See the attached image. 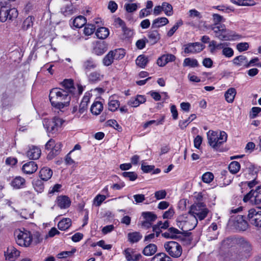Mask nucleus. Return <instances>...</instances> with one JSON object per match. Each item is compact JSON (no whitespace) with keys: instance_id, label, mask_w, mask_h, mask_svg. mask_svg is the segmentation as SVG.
Instances as JSON below:
<instances>
[{"instance_id":"1","label":"nucleus","mask_w":261,"mask_h":261,"mask_svg":"<svg viewBox=\"0 0 261 261\" xmlns=\"http://www.w3.org/2000/svg\"><path fill=\"white\" fill-rule=\"evenodd\" d=\"M49 98L51 105L58 109H62L69 105L70 97L68 92L62 89L54 88L50 91Z\"/></svg>"},{"instance_id":"2","label":"nucleus","mask_w":261,"mask_h":261,"mask_svg":"<svg viewBox=\"0 0 261 261\" xmlns=\"http://www.w3.org/2000/svg\"><path fill=\"white\" fill-rule=\"evenodd\" d=\"M177 222L179 227L184 232V237L188 238L191 233L188 231L193 229L197 224V217L189 214L179 216Z\"/></svg>"},{"instance_id":"3","label":"nucleus","mask_w":261,"mask_h":261,"mask_svg":"<svg viewBox=\"0 0 261 261\" xmlns=\"http://www.w3.org/2000/svg\"><path fill=\"white\" fill-rule=\"evenodd\" d=\"M211 29L215 34V37L220 40L230 41L241 38V36L234 32L226 29L224 24L213 25Z\"/></svg>"},{"instance_id":"4","label":"nucleus","mask_w":261,"mask_h":261,"mask_svg":"<svg viewBox=\"0 0 261 261\" xmlns=\"http://www.w3.org/2000/svg\"><path fill=\"white\" fill-rule=\"evenodd\" d=\"M238 244L240 247L238 251L231 255L232 261H243L250 255L251 247L248 241L244 238H240L238 240Z\"/></svg>"},{"instance_id":"5","label":"nucleus","mask_w":261,"mask_h":261,"mask_svg":"<svg viewBox=\"0 0 261 261\" xmlns=\"http://www.w3.org/2000/svg\"><path fill=\"white\" fill-rule=\"evenodd\" d=\"M208 144L215 150H218L221 145L227 140V135L224 131L209 130L207 133Z\"/></svg>"},{"instance_id":"6","label":"nucleus","mask_w":261,"mask_h":261,"mask_svg":"<svg viewBox=\"0 0 261 261\" xmlns=\"http://www.w3.org/2000/svg\"><path fill=\"white\" fill-rule=\"evenodd\" d=\"M16 243L20 246L29 247L33 243V236L31 232L24 228L16 230L14 232Z\"/></svg>"},{"instance_id":"7","label":"nucleus","mask_w":261,"mask_h":261,"mask_svg":"<svg viewBox=\"0 0 261 261\" xmlns=\"http://www.w3.org/2000/svg\"><path fill=\"white\" fill-rule=\"evenodd\" d=\"M65 122V120L58 117H54L51 119H44L43 124L49 134H57Z\"/></svg>"},{"instance_id":"8","label":"nucleus","mask_w":261,"mask_h":261,"mask_svg":"<svg viewBox=\"0 0 261 261\" xmlns=\"http://www.w3.org/2000/svg\"><path fill=\"white\" fill-rule=\"evenodd\" d=\"M208 212V210L206 208L204 203L200 202L195 203L191 206L189 214L197 217V219L202 220L207 216Z\"/></svg>"},{"instance_id":"9","label":"nucleus","mask_w":261,"mask_h":261,"mask_svg":"<svg viewBox=\"0 0 261 261\" xmlns=\"http://www.w3.org/2000/svg\"><path fill=\"white\" fill-rule=\"evenodd\" d=\"M0 21L5 22L7 19L11 20L18 16V11L16 8H10L7 5L4 6L3 2L0 3Z\"/></svg>"},{"instance_id":"10","label":"nucleus","mask_w":261,"mask_h":261,"mask_svg":"<svg viewBox=\"0 0 261 261\" xmlns=\"http://www.w3.org/2000/svg\"><path fill=\"white\" fill-rule=\"evenodd\" d=\"M244 202H249L251 204H261V186H258L255 190H251L243 198Z\"/></svg>"},{"instance_id":"11","label":"nucleus","mask_w":261,"mask_h":261,"mask_svg":"<svg viewBox=\"0 0 261 261\" xmlns=\"http://www.w3.org/2000/svg\"><path fill=\"white\" fill-rule=\"evenodd\" d=\"M164 248L168 253L173 257H179L182 253L180 245L175 241H169L164 244Z\"/></svg>"},{"instance_id":"12","label":"nucleus","mask_w":261,"mask_h":261,"mask_svg":"<svg viewBox=\"0 0 261 261\" xmlns=\"http://www.w3.org/2000/svg\"><path fill=\"white\" fill-rule=\"evenodd\" d=\"M247 218L252 225L261 228V211L254 208L250 209L248 211Z\"/></svg>"},{"instance_id":"13","label":"nucleus","mask_w":261,"mask_h":261,"mask_svg":"<svg viewBox=\"0 0 261 261\" xmlns=\"http://www.w3.org/2000/svg\"><path fill=\"white\" fill-rule=\"evenodd\" d=\"M205 46L200 42L188 43L184 45V53L187 54H197L203 50Z\"/></svg>"},{"instance_id":"14","label":"nucleus","mask_w":261,"mask_h":261,"mask_svg":"<svg viewBox=\"0 0 261 261\" xmlns=\"http://www.w3.org/2000/svg\"><path fill=\"white\" fill-rule=\"evenodd\" d=\"M233 225L236 229L240 231L246 230L248 227V222L246 221L245 218L243 215H238L233 219Z\"/></svg>"},{"instance_id":"15","label":"nucleus","mask_w":261,"mask_h":261,"mask_svg":"<svg viewBox=\"0 0 261 261\" xmlns=\"http://www.w3.org/2000/svg\"><path fill=\"white\" fill-rule=\"evenodd\" d=\"M97 66V63L96 61L91 57L86 59L82 63V68L86 74L90 71L96 68Z\"/></svg>"},{"instance_id":"16","label":"nucleus","mask_w":261,"mask_h":261,"mask_svg":"<svg viewBox=\"0 0 261 261\" xmlns=\"http://www.w3.org/2000/svg\"><path fill=\"white\" fill-rule=\"evenodd\" d=\"M125 258L128 261H139L142 258L140 253H136L135 251L132 248H127L124 251Z\"/></svg>"},{"instance_id":"17","label":"nucleus","mask_w":261,"mask_h":261,"mask_svg":"<svg viewBox=\"0 0 261 261\" xmlns=\"http://www.w3.org/2000/svg\"><path fill=\"white\" fill-rule=\"evenodd\" d=\"M162 235L166 238L175 239L180 238L181 235L184 237V232L183 231H180L177 229L171 227L169 228L167 231L163 233Z\"/></svg>"},{"instance_id":"18","label":"nucleus","mask_w":261,"mask_h":261,"mask_svg":"<svg viewBox=\"0 0 261 261\" xmlns=\"http://www.w3.org/2000/svg\"><path fill=\"white\" fill-rule=\"evenodd\" d=\"M57 204L61 209H65L69 207L71 204L69 198L65 195H61L57 198Z\"/></svg>"},{"instance_id":"19","label":"nucleus","mask_w":261,"mask_h":261,"mask_svg":"<svg viewBox=\"0 0 261 261\" xmlns=\"http://www.w3.org/2000/svg\"><path fill=\"white\" fill-rule=\"evenodd\" d=\"M37 169V164L34 161H30L23 165L22 170L25 174H31L35 172Z\"/></svg>"},{"instance_id":"20","label":"nucleus","mask_w":261,"mask_h":261,"mask_svg":"<svg viewBox=\"0 0 261 261\" xmlns=\"http://www.w3.org/2000/svg\"><path fill=\"white\" fill-rule=\"evenodd\" d=\"M148 39L147 42L151 45H154L160 39V35L157 30H152L148 32Z\"/></svg>"},{"instance_id":"21","label":"nucleus","mask_w":261,"mask_h":261,"mask_svg":"<svg viewBox=\"0 0 261 261\" xmlns=\"http://www.w3.org/2000/svg\"><path fill=\"white\" fill-rule=\"evenodd\" d=\"M40 149L36 146H32L27 152V156L31 160H37L40 156Z\"/></svg>"},{"instance_id":"22","label":"nucleus","mask_w":261,"mask_h":261,"mask_svg":"<svg viewBox=\"0 0 261 261\" xmlns=\"http://www.w3.org/2000/svg\"><path fill=\"white\" fill-rule=\"evenodd\" d=\"M146 101V98L144 96L138 95L135 97H132L127 102V105L132 107H137L140 104Z\"/></svg>"},{"instance_id":"23","label":"nucleus","mask_w":261,"mask_h":261,"mask_svg":"<svg viewBox=\"0 0 261 261\" xmlns=\"http://www.w3.org/2000/svg\"><path fill=\"white\" fill-rule=\"evenodd\" d=\"M107 46L104 42H97L93 49V53L97 56L103 55L107 50Z\"/></svg>"},{"instance_id":"24","label":"nucleus","mask_w":261,"mask_h":261,"mask_svg":"<svg viewBox=\"0 0 261 261\" xmlns=\"http://www.w3.org/2000/svg\"><path fill=\"white\" fill-rule=\"evenodd\" d=\"M88 81L90 83H96L100 81L103 78V75H102L100 71H95L91 72L88 75H87Z\"/></svg>"},{"instance_id":"25","label":"nucleus","mask_w":261,"mask_h":261,"mask_svg":"<svg viewBox=\"0 0 261 261\" xmlns=\"http://www.w3.org/2000/svg\"><path fill=\"white\" fill-rule=\"evenodd\" d=\"M25 183V179L21 176H18L12 180L10 185L14 189H19L23 188Z\"/></svg>"},{"instance_id":"26","label":"nucleus","mask_w":261,"mask_h":261,"mask_svg":"<svg viewBox=\"0 0 261 261\" xmlns=\"http://www.w3.org/2000/svg\"><path fill=\"white\" fill-rule=\"evenodd\" d=\"M53 175V171L48 167L42 168L39 172V177L44 181H47Z\"/></svg>"},{"instance_id":"27","label":"nucleus","mask_w":261,"mask_h":261,"mask_svg":"<svg viewBox=\"0 0 261 261\" xmlns=\"http://www.w3.org/2000/svg\"><path fill=\"white\" fill-rule=\"evenodd\" d=\"M75 9L72 3H69L63 6L61 9V13L65 16H70L75 13Z\"/></svg>"},{"instance_id":"28","label":"nucleus","mask_w":261,"mask_h":261,"mask_svg":"<svg viewBox=\"0 0 261 261\" xmlns=\"http://www.w3.org/2000/svg\"><path fill=\"white\" fill-rule=\"evenodd\" d=\"M20 255V252L13 246L9 247L5 252V256L6 259H10Z\"/></svg>"},{"instance_id":"29","label":"nucleus","mask_w":261,"mask_h":261,"mask_svg":"<svg viewBox=\"0 0 261 261\" xmlns=\"http://www.w3.org/2000/svg\"><path fill=\"white\" fill-rule=\"evenodd\" d=\"M62 86L64 87L68 94H74L75 89L73 85V81L71 79H65L62 83Z\"/></svg>"},{"instance_id":"30","label":"nucleus","mask_w":261,"mask_h":261,"mask_svg":"<svg viewBox=\"0 0 261 261\" xmlns=\"http://www.w3.org/2000/svg\"><path fill=\"white\" fill-rule=\"evenodd\" d=\"M62 146V144L60 142L56 143L53 149L48 153L47 158L48 160H51L54 158L56 156L58 155L61 151V149Z\"/></svg>"},{"instance_id":"31","label":"nucleus","mask_w":261,"mask_h":261,"mask_svg":"<svg viewBox=\"0 0 261 261\" xmlns=\"http://www.w3.org/2000/svg\"><path fill=\"white\" fill-rule=\"evenodd\" d=\"M142 237L141 233L138 231L129 232L127 234L128 241L131 243L138 242L142 238Z\"/></svg>"},{"instance_id":"32","label":"nucleus","mask_w":261,"mask_h":261,"mask_svg":"<svg viewBox=\"0 0 261 261\" xmlns=\"http://www.w3.org/2000/svg\"><path fill=\"white\" fill-rule=\"evenodd\" d=\"M156 250L157 247L156 245L150 244L144 248L142 253L145 256H151L156 252Z\"/></svg>"},{"instance_id":"33","label":"nucleus","mask_w":261,"mask_h":261,"mask_svg":"<svg viewBox=\"0 0 261 261\" xmlns=\"http://www.w3.org/2000/svg\"><path fill=\"white\" fill-rule=\"evenodd\" d=\"M237 94V91L235 88H230L225 93L224 96L225 100L229 103H231L233 101L234 97Z\"/></svg>"},{"instance_id":"34","label":"nucleus","mask_w":261,"mask_h":261,"mask_svg":"<svg viewBox=\"0 0 261 261\" xmlns=\"http://www.w3.org/2000/svg\"><path fill=\"white\" fill-rule=\"evenodd\" d=\"M169 22L168 19L166 17H160L155 19L152 23V28H158L165 25Z\"/></svg>"},{"instance_id":"35","label":"nucleus","mask_w":261,"mask_h":261,"mask_svg":"<svg viewBox=\"0 0 261 261\" xmlns=\"http://www.w3.org/2000/svg\"><path fill=\"white\" fill-rule=\"evenodd\" d=\"M95 35L98 38L100 39H104L109 36V30L107 28L100 27L97 30L95 33Z\"/></svg>"},{"instance_id":"36","label":"nucleus","mask_w":261,"mask_h":261,"mask_svg":"<svg viewBox=\"0 0 261 261\" xmlns=\"http://www.w3.org/2000/svg\"><path fill=\"white\" fill-rule=\"evenodd\" d=\"M71 225V220L69 218H64L58 224V228L61 230L67 229Z\"/></svg>"},{"instance_id":"37","label":"nucleus","mask_w":261,"mask_h":261,"mask_svg":"<svg viewBox=\"0 0 261 261\" xmlns=\"http://www.w3.org/2000/svg\"><path fill=\"white\" fill-rule=\"evenodd\" d=\"M103 109V105L100 101H96L91 106L90 111L93 114L97 115L100 114Z\"/></svg>"},{"instance_id":"38","label":"nucleus","mask_w":261,"mask_h":261,"mask_svg":"<svg viewBox=\"0 0 261 261\" xmlns=\"http://www.w3.org/2000/svg\"><path fill=\"white\" fill-rule=\"evenodd\" d=\"M233 64L238 66H243L247 67V57L244 55H241L234 58L233 60Z\"/></svg>"},{"instance_id":"39","label":"nucleus","mask_w":261,"mask_h":261,"mask_svg":"<svg viewBox=\"0 0 261 261\" xmlns=\"http://www.w3.org/2000/svg\"><path fill=\"white\" fill-rule=\"evenodd\" d=\"M87 22L86 18L83 16L76 17L73 21V25L77 28H82Z\"/></svg>"},{"instance_id":"40","label":"nucleus","mask_w":261,"mask_h":261,"mask_svg":"<svg viewBox=\"0 0 261 261\" xmlns=\"http://www.w3.org/2000/svg\"><path fill=\"white\" fill-rule=\"evenodd\" d=\"M120 106V102L118 100L114 99L113 97H110L108 103L109 110L112 112L116 111Z\"/></svg>"},{"instance_id":"41","label":"nucleus","mask_w":261,"mask_h":261,"mask_svg":"<svg viewBox=\"0 0 261 261\" xmlns=\"http://www.w3.org/2000/svg\"><path fill=\"white\" fill-rule=\"evenodd\" d=\"M90 98L88 96H84L80 105L79 112L82 114L86 112L87 110L88 103L89 102Z\"/></svg>"},{"instance_id":"42","label":"nucleus","mask_w":261,"mask_h":261,"mask_svg":"<svg viewBox=\"0 0 261 261\" xmlns=\"http://www.w3.org/2000/svg\"><path fill=\"white\" fill-rule=\"evenodd\" d=\"M148 62V57L144 55L139 56L136 60V64L142 68H145Z\"/></svg>"},{"instance_id":"43","label":"nucleus","mask_w":261,"mask_h":261,"mask_svg":"<svg viewBox=\"0 0 261 261\" xmlns=\"http://www.w3.org/2000/svg\"><path fill=\"white\" fill-rule=\"evenodd\" d=\"M184 66H188L190 67H196L199 66V63L197 60L195 59H192L190 58H187L185 59L183 62Z\"/></svg>"},{"instance_id":"44","label":"nucleus","mask_w":261,"mask_h":261,"mask_svg":"<svg viewBox=\"0 0 261 261\" xmlns=\"http://www.w3.org/2000/svg\"><path fill=\"white\" fill-rule=\"evenodd\" d=\"M151 261H171V258L165 253H159L154 256Z\"/></svg>"},{"instance_id":"45","label":"nucleus","mask_w":261,"mask_h":261,"mask_svg":"<svg viewBox=\"0 0 261 261\" xmlns=\"http://www.w3.org/2000/svg\"><path fill=\"white\" fill-rule=\"evenodd\" d=\"M114 60L115 59L113 58V53L110 51L102 59V63L105 66H109L113 63Z\"/></svg>"},{"instance_id":"46","label":"nucleus","mask_w":261,"mask_h":261,"mask_svg":"<svg viewBox=\"0 0 261 261\" xmlns=\"http://www.w3.org/2000/svg\"><path fill=\"white\" fill-rule=\"evenodd\" d=\"M111 51L113 53V58H114L115 60L122 59L125 54L124 50L122 48H118Z\"/></svg>"},{"instance_id":"47","label":"nucleus","mask_w":261,"mask_h":261,"mask_svg":"<svg viewBox=\"0 0 261 261\" xmlns=\"http://www.w3.org/2000/svg\"><path fill=\"white\" fill-rule=\"evenodd\" d=\"M142 216L145 219V220L151 222L154 221L157 218L156 215L151 212H143L142 213Z\"/></svg>"},{"instance_id":"48","label":"nucleus","mask_w":261,"mask_h":261,"mask_svg":"<svg viewBox=\"0 0 261 261\" xmlns=\"http://www.w3.org/2000/svg\"><path fill=\"white\" fill-rule=\"evenodd\" d=\"M240 164L238 162L233 161L228 166L229 171L232 174L237 173L240 169Z\"/></svg>"},{"instance_id":"49","label":"nucleus","mask_w":261,"mask_h":261,"mask_svg":"<svg viewBox=\"0 0 261 261\" xmlns=\"http://www.w3.org/2000/svg\"><path fill=\"white\" fill-rule=\"evenodd\" d=\"M163 11L167 16H171L173 14V8L171 4L164 2L162 3Z\"/></svg>"},{"instance_id":"50","label":"nucleus","mask_w":261,"mask_h":261,"mask_svg":"<svg viewBox=\"0 0 261 261\" xmlns=\"http://www.w3.org/2000/svg\"><path fill=\"white\" fill-rule=\"evenodd\" d=\"M42 180L37 179L33 181L35 190L38 193H41L44 190V185Z\"/></svg>"},{"instance_id":"51","label":"nucleus","mask_w":261,"mask_h":261,"mask_svg":"<svg viewBox=\"0 0 261 261\" xmlns=\"http://www.w3.org/2000/svg\"><path fill=\"white\" fill-rule=\"evenodd\" d=\"M34 18L32 16H28L24 21L22 24V29L24 30H27L33 24Z\"/></svg>"},{"instance_id":"52","label":"nucleus","mask_w":261,"mask_h":261,"mask_svg":"<svg viewBox=\"0 0 261 261\" xmlns=\"http://www.w3.org/2000/svg\"><path fill=\"white\" fill-rule=\"evenodd\" d=\"M122 175L130 181H134L138 177V175L135 172H124Z\"/></svg>"},{"instance_id":"53","label":"nucleus","mask_w":261,"mask_h":261,"mask_svg":"<svg viewBox=\"0 0 261 261\" xmlns=\"http://www.w3.org/2000/svg\"><path fill=\"white\" fill-rule=\"evenodd\" d=\"M95 30V26L92 24H87L85 25L84 33L87 36L92 34Z\"/></svg>"},{"instance_id":"54","label":"nucleus","mask_w":261,"mask_h":261,"mask_svg":"<svg viewBox=\"0 0 261 261\" xmlns=\"http://www.w3.org/2000/svg\"><path fill=\"white\" fill-rule=\"evenodd\" d=\"M182 21L181 20L177 21L174 26L168 32L167 36L169 37L172 36L178 28L182 25Z\"/></svg>"},{"instance_id":"55","label":"nucleus","mask_w":261,"mask_h":261,"mask_svg":"<svg viewBox=\"0 0 261 261\" xmlns=\"http://www.w3.org/2000/svg\"><path fill=\"white\" fill-rule=\"evenodd\" d=\"M214 179V175L212 173L207 172L202 176V180L204 182L210 183Z\"/></svg>"},{"instance_id":"56","label":"nucleus","mask_w":261,"mask_h":261,"mask_svg":"<svg viewBox=\"0 0 261 261\" xmlns=\"http://www.w3.org/2000/svg\"><path fill=\"white\" fill-rule=\"evenodd\" d=\"M107 125L113 127L114 129L118 131H121L122 127L117 123L116 120L114 119H110L107 121Z\"/></svg>"},{"instance_id":"57","label":"nucleus","mask_w":261,"mask_h":261,"mask_svg":"<svg viewBox=\"0 0 261 261\" xmlns=\"http://www.w3.org/2000/svg\"><path fill=\"white\" fill-rule=\"evenodd\" d=\"M125 10L128 13H132L137 10L138 4L136 3L126 4L124 5Z\"/></svg>"},{"instance_id":"58","label":"nucleus","mask_w":261,"mask_h":261,"mask_svg":"<svg viewBox=\"0 0 261 261\" xmlns=\"http://www.w3.org/2000/svg\"><path fill=\"white\" fill-rule=\"evenodd\" d=\"M106 199V196L104 195H97L94 199V203L97 206H99L102 202Z\"/></svg>"},{"instance_id":"59","label":"nucleus","mask_w":261,"mask_h":261,"mask_svg":"<svg viewBox=\"0 0 261 261\" xmlns=\"http://www.w3.org/2000/svg\"><path fill=\"white\" fill-rule=\"evenodd\" d=\"M222 55L227 58H230L233 55V50L230 47H224L222 50Z\"/></svg>"},{"instance_id":"60","label":"nucleus","mask_w":261,"mask_h":261,"mask_svg":"<svg viewBox=\"0 0 261 261\" xmlns=\"http://www.w3.org/2000/svg\"><path fill=\"white\" fill-rule=\"evenodd\" d=\"M167 193L165 190H160L154 193V197L157 200L164 199L166 197Z\"/></svg>"},{"instance_id":"61","label":"nucleus","mask_w":261,"mask_h":261,"mask_svg":"<svg viewBox=\"0 0 261 261\" xmlns=\"http://www.w3.org/2000/svg\"><path fill=\"white\" fill-rule=\"evenodd\" d=\"M249 48V44L247 42H242L237 44V48L240 51L247 50Z\"/></svg>"},{"instance_id":"62","label":"nucleus","mask_w":261,"mask_h":261,"mask_svg":"<svg viewBox=\"0 0 261 261\" xmlns=\"http://www.w3.org/2000/svg\"><path fill=\"white\" fill-rule=\"evenodd\" d=\"M147 42V38H144L143 39L138 40L136 43L137 47L139 49H142L145 47L146 43Z\"/></svg>"},{"instance_id":"63","label":"nucleus","mask_w":261,"mask_h":261,"mask_svg":"<svg viewBox=\"0 0 261 261\" xmlns=\"http://www.w3.org/2000/svg\"><path fill=\"white\" fill-rule=\"evenodd\" d=\"M162 56L164 57V59L166 64L169 62L174 61L176 59L175 56L172 54H168Z\"/></svg>"},{"instance_id":"64","label":"nucleus","mask_w":261,"mask_h":261,"mask_svg":"<svg viewBox=\"0 0 261 261\" xmlns=\"http://www.w3.org/2000/svg\"><path fill=\"white\" fill-rule=\"evenodd\" d=\"M174 213L173 208L170 207L164 213L163 217L164 219H170L174 215Z\"/></svg>"}]
</instances>
